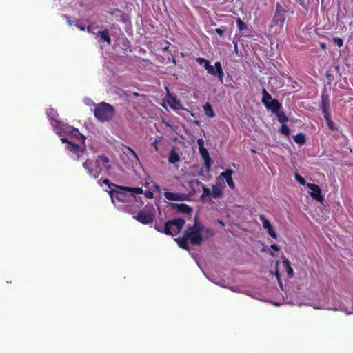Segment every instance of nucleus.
<instances>
[{
    "mask_svg": "<svg viewBox=\"0 0 353 353\" xmlns=\"http://www.w3.org/2000/svg\"><path fill=\"white\" fill-rule=\"evenodd\" d=\"M185 220L182 218H176L166 221L163 225L156 223L154 228L159 232L166 235L174 236L179 234L185 225Z\"/></svg>",
    "mask_w": 353,
    "mask_h": 353,
    "instance_id": "nucleus-1",
    "label": "nucleus"
},
{
    "mask_svg": "<svg viewBox=\"0 0 353 353\" xmlns=\"http://www.w3.org/2000/svg\"><path fill=\"white\" fill-rule=\"evenodd\" d=\"M203 230V226L195 219L194 225L187 228L184 235L192 245H200L203 242V236L201 232Z\"/></svg>",
    "mask_w": 353,
    "mask_h": 353,
    "instance_id": "nucleus-2",
    "label": "nucleus"
},
{
    "mask_svg": "<svg viewBox=\"0 0 353 353\" xmlns=\"http://www.w3.org/2000/svg\"><path fill=\"white\" fill-rule=\"evenodd\" d=\"M114 108L105 102L99 103L96 106L94 112V117L101 122L110 120L114 117Z\"/></svg>",
    "mask_w": 353,
    "mask_h": 353,
    "instance_id": "nucleus-3",
    "label": "nucleus"
},
{
    "mask_svg": "<svg viewBox=\"0 0 353 353\" xmlns=\"http://www.w3.org/2000/svg\"><path fill=\"white\" fill-rule=\"evenodd\" d=\"M196 61L199 65H203L208 74L217 77L220 82L223 83L224 72L219 61H216L214 63V67H213L210 65V61L205 58L199 57Z\"/></svg>",
    "mask_w": 353,
    "mask_h": 353,
    "instance_id": "nucleus-4",
    "label": "nucleus"
},
{
    "mask_svg": "<svg viewBox=\"0 0 353 353\" xmlns=\"http://www.w3.org/2000/svg\"><path fill=\"white\" fill-rule=\"evenodd\" d=\"M124 187L118 186L117 188L119 190H111L108 191L112 202H114V200H117L118 201L127 203L136 200V198L130 195L127 190H123L122 189Z\"/></svg>",
    "mask_w": 353,
    "mask_h": 353,
    "instance_id": "nucleus-5",
    "label": "nucleus"
},
{
    "mask_svg": "<svg viewBox=\"0 0 353 353\" xmlns=\"http://www.w3.org/2000/svg\"><path fill=\"white\" fill-rule=\"evenodd\" d=\"M154 209L152 205L150 208L145 206L137 215L134 216V218L142 224H149L152 223L154 219Z\"/></svg>",
    "mask_w": 353,
    "mask_h": 353,
    "instance_id": "nucleus-6",
    "label": "nucleus"
},
{
    "mask_svg": "<svg viewBox=\"0 0 353 353\" xmlns=\"http://www.w3.org/2000/svg\"><path fill=\"white\" fill-rule=\"evenodd\" d=\"M287 10L283 8V6L277 3L276 5L275 12L272 20V26H278L282 28L285 21V15Z\"/></svg>",
    "mask_w": 353,
    "mask_h": 353,
    "instance_id": "nucleus-7",
    "label": "nucleus"
},
{
    "mask_svg": "<svg viewBox=\"0 0 353 353\" xmlns=\"http://www.w3.org/2000/svg\"><path fill=\"white\" fill-rule=\"evenodd\" d=\"M83 167L87 170L88 174L94 179L98 178L101 174V168L98 165V161L87 159L83 163Z\"/></svg>",
    "mask_w": 353,
    "mask_h": 353,
    "instance_id": "nucleus-8",
    "label": "nucleus"
},
{
    "mask_svg": "<svg viewBox=\"0 0 353 353\" xmlns=\"http://www.w3.org/2000/svg\"><path fill=\"white\" fill-rule=\"evenodd\" d=\"M307 188L310 190V194L314 200L321 202L324 199V196L321 193V188L314 183H307Z\"/></svg>",
    "mask_w": 353,
    "mask_h": 353,
    "instance_id": "nucleus-9",
    "label": "nucleus"
},
{
    "mask_svg": "<svg viewBox=\"0 0 353 353\" xmlns=\"http://www.w3.org/2000/svg\"><path fill=\"white\" fill-rule=\"evenodd\" d=\"M190 184V188H192L193 190L195 187V185H197V186H201L202 188V190H203V192H202V194L201 196V199L202 201H207L208 200V198L211 196V191L210 190L207 188L202 182H201L200 181L197 180V179H195V180H192V181H190L189 183Z\"/></svg>",
    "mask_w": 353,
    "mask_h": 353,
    "instance_id": "nucleus-10",
    "label": "nucleus"
},
{
    "mask_svg": "<svg viewBox=\"0 0 353 353\" xmlns=\"http://www.w3.org/2000/svg\"><path fill=\"white\" fill-rule=\"evenodd\" d=\"M199 150L201 157L204 160V165L206 168V170L209 171L210 170V167L212 163V160L210 156V154L205 148H201Z\"/></svg>",
    "mask_w": 353,
    "mask_h": 353,
    "instance_id": "nucleus-11",
    "label": "nucleus"
},
{
    "mask_svg": "<svg viewBox=\"0 0 353 353\" xmlns=\"http://www.w3.org/2000/svg\"><path fill=\"white\" fill-rule=\"evenodd\" d=\"M233 172H234L232 170L227 169L225 172H221L219 175V177H222L225 179L227 184L232 190L235 188V185L232 177Z\"/></svg>",
    "mask_w": 353,
    "mask_h": 353,
    "instance_id": "nucleus-12",
    "label": "nucleus"
},
{
    "mask_svg": "<svg viewBox=\"0 0 353 353\" xmlns=\"http://www.w3.org/2000/svg\"><path fill=\"white\" fill-rule=\"evenodd\" d=\"M170 205L172 209L177 210L179 212L185 214H190L192 212V209L190 206H189L187 204L185 203H170Z\"/></svg>",
    "mask_w": 353,
    "mask_h": 353,
    "instance_id": "nucleus-13",
    "label": "nucleus"
},
{
    "mask_svg": "<svg viewBox=\"0 0 353 353\" xmlns=\"http://www.w3.org/2000/svg\"><path fill=\"white\" fill-rule=\"evenodd\" d=\"M281 106L282 105L279 101L276 99H274L268 104V106H265V108L271 110V112L275 114L280 111Z\"/></svg>",
    "mask_w": 353,
    "mask_h": 353,
    "instance_id": "nucleus-14",
    "label": "nucleus"
},
{
    "mask_svg": "<svg viewBox=\"0 0 353 353\" xmlns=\"http://www.w3.org/2000/svg\"><path fill=\"white\" fill-rule=\"evenodd\" d=\"M66 148L68 150L73 152L77 155V160L79 159L80 154L83 153V151L81 150L79 145L72 142H68V145H67Z\"/></svg>",
    "mask_w": 353,
    "mask_h": 353,
    "instance_id": "nucleus-15",
    "label": "nucleus"
},
{
    "mask_svg": "<svg viewBox=\"0 0 353 353\" xmlns=\"http://www.w3.org/2000/svg\"><path fill=\"white\" fill-rule=\"evenodd\" d=\"M321 109L323 114H330V99L328 95L322 94L321 95Z\"/></svg>",
    "mask_w": 353,
    "mask_h": 353,
    "instance_id": "nucleus-16",
    "label": "nucleus"
},
{
    "mask_svg": "<svg viewBox=\"0 0 353 353\" xmlns=\"http://www.w3.org/2000/svg\"><path fill=\"white\" fill-rule=\"evenodd\" d=\"M164 196L169 201H182L183 199V194L171 192H165Z\"/></svg>",
    "mask_w": 353,
    "mask_h": 353,
    "instance_id": "nucleus-17",
    "label": "nucleus"
},
{
    "mask_svg": "<svg viewBox=\"0 0 353 353\" xmlns=\"http://www.w3.org/2000/svg\"><path fill=\"white\" fill-rule=\"evenodd\" d=\"M175 241H176L179 248L190 251V248L188 244V239L185 237V235H183L181 238L175 239Z\"/></svg>",
    "mask_w": 353,
    "mask_h": 353,
    "instance_id": "nucleus-18",
    "label": "nucleus"
},
{
    "mask_svg": "<svg viewBox=\"0 0 353 353\" xmlns=\"http://www.w3.org/2000/svg\"><path fill=\"white\" fill-rule=\"evenodd\" d=\"M282 263H283V267L285 268V269H286L288 276L290 278H292L294 276V270H293L292 268L291 267L290 261L286 258H283Z\"/></svg>",
    "mask_w": 353,
    "mask_h": 353,
    "instance_id": "nucleus-19",
    "label": "nucleus"
},
{
    "mask_svg": "<svg viewBox=\"0 0 353 353\" xmlns=\"http://www.w3.org/2000/svg\"><path fill=\"white\" fill-rule=\"evenodd\" d=\"M98 35L100 37V39L107 42L108 45L111 43V38L108 29L99 31Z\"/></svg>",
    "mask_w": 353,
    "mask_h": 353,
    "instance_id": "nucleus-20",
    "label": "nucleus"
},
{
    "mask_svg": "<svg viewBox=\"0 0 353 353\" xmlns=\"http://www.w3.org/2000/svg\"><path fill=\"white\" fill-rule=\"evenodd\" d=\"M203 111L205 114L209 118H214L215 117L214 111L209 102H207L203 105Z\"/></svg>",
    "mask_w": 353,
    "mask_h": 353,
    "instance_id": "nucleus-21",
    "label": "nucleus"
},
{
    "mask_svg": "<svg viewBox=\"0 0 353 353\" xmlns=\"http://www.w3.org/2000/svg\"><path fill=\"white\" fill-rule=\"evenodd\" d=\"M94 161H98V165H99V163L100 162H101L103 165H104V168L106 169V170H110V165L108 164L109 163V159L108 158L104 155V154H101V155H99L97 158V159Z\"/></svg>",
    "mask_w": 353,
    "mask_h": 353,
    "instance_id": "nucleus-22",
    "label": "nucleus"
},
{
    "mask_svg": "<svg viewBox=\"0 0 353 353\" xmlns=\"http://www.w3.org/2000/svg\"><path fill=\"white\" fill-rule=\"evenodd\" d=\"M123 190H127L128 192L132 196L135 198V194H141L143 193V190L141 188L137 187V188H122Z\"/></svg>",
    "mask_w": 353,
    "mask_h": 353,
    "instance_id": "nucleus-23",
    "label": "nucleus"
},
{
    "mask_svg": "<svg viewBox=\"0 0 353 353\" xmlns=\"http://www.w3.org/2000/svg\"><path fill=\"white\" fill-rule=\"evenodd\" d=\"M274 99L272 98V96L267 92V90L263 88L262 90V99L261 101L265 106H268V104Z\"/></svg>",
    "mask_w": 353,
    "mask_h": 353,
    "instance_id": "nucleus-24",
    "label": "nucleus"
},
{
    "mask_svg": "<svg viewBox=\"0 0 353 353\" xmlns=\"http://www.w3.org/2000/svg\"><path fill=\"white\" fill-rule=\"evenodd\" d=\"M180 161L179 156L178 153L174 150H172L168 156V161L170 163L174 164Z\"/></svg>",
    "mask_w": 353,
    "mask_h": 353,
    "instance_id": "nucleus-25",
    "label": "nucleus"
},
{
    "mask_svg": "<svg viewBox=\"0 0 353 353\" xmlns=\"http://www.w3.org/2000/svg\"><path fill=\"white\" fill-rule=\"evenodd\" d=\"M223 196V191L221 188L217 185H212L211 196L213 198H220Z\"/></svg>",
    "mask_w": 353,
    "mask_h": 353,
    "instance_id": "nucleus-26",
    "label": "nucleus"
},
{
    "mask_svg": "<svg viewBox=\"0 0 353 353\" xmlns=\"http://www.w3.org/2000/svg\"><path fill=\"white\" fill-rule=\"evenodd\" d=\"M294 141L295 143L303 145L305 143V136L303 133L299 132L294 137Z\"/></svg>",
    "mask_w": 353,
    "mask_h": 353,
    "instance_id": "nucleus-27",
    "label": "nucleus"
},
{
    "mask_svg": "<svg viewBox=\"0 0 353 353\" xmlns=\"http://www.w3.org/2000/svg\"><path fill=\"white\" fill-rule=\"evenodd\" d=\"M275 114L277 117L278 121L282 124H285V123L289 120L288 117L283 112L279 111Z\"/></svg>",
    "mask_w": 353,
    "mask_h": 353,
    "instance_id": "nucleus-28",
    "label": "nucleus"
},
{
    "mask_svg": "<svg viewBox=\"0 0 353 353\" xmlns=\"http://www.w3.org/2000/svg\"><path fill=\"white\" fill-rule=\"evenodd\" d=\"M327 127L330 130H333L334 129V123L332 121L330 114H323Z\"/></svg>",
    "mask_w": 353,
    "mask_h": 353,
    "instance_id": "nucleus-29",
    "label": "nucleus"
},
{
    "mask_svg": "<svg viewBox=\"0 0 353 353\" xmlns=\"http://www.w3.org/2000/svg\"><path fill=\"white\" fill-rule=\"evenodd\" d=\"M259 219L262 222L263 226L265 229L268 230L272 227L270 222L263 215H260Z\"/></svg>",
    "mask_w": 353,
    "mask_h": 353,
    "instance_id": "nucleus-30",
    "label": "nucleus"
},
{
    "mask_svg": "<svg viewBox=\"0 0 353 353\" xmlns=\"http://www.w3.org/2000/svg\"><path fill=\"white\" fill-rule=\"evenodd\" d=\"M236 24L239 30L240 31H243L246 29L247 25L244 21H243L240 18L236 19Z\"/></svg>",
    "mask_w": 353,
    "mask_h": 353,
    "instance_id": "nucleus-31",
    "label": "nucleus"
},
{
    "mask_svg": "<svg viewBox=\"0 0 353 353\" xmlns=\"http://www.w3.org/2000/svg\"><path fill=\"white\" fill-rule=\"evenodd\" d=\"M280 131L283 134H284L285 136H289L290 134V128H288V126L286 124L281 125Z\"/></svg>",
    "mask_w": 353,
    "mask_h": 353,
    "instance_id": "nucleus-32",
    "label": "nucleus"
},
{
    "mask_svg": "<svg viewBox=\"0 0 353 353\" xmlns=\"http://www.w3.org/2000/svg\"><path fill=\"white\" fill-rule=\"evenodd\" d=\"M295 179L301 185H305L306 181L305 179L299 175L298 173H295L294 174Z\"/></svg>",
    "mask_w": 353,
    "mask_h": 353,
    "instance_id": "nucleus-33",
    "label": "nucleus"
},
{
    "mask_svg": "<svg viewBox=\"0 0 353 353\" xmlns=\"http://www.w3.org/2000/svg\"><path fill=\"white\" fill-rule=\"evenodd\" d=\"M102 181H103V183H104V184H105V185H107L108 186V188L110 189V190H112V187L117 188L119 186V185H117L114 183H111L110 181V180L108 179H104Z\"/></svg>",
    "mask_w": 353,
    "mask_h": 353,
    "instance_id": "nucleus-34",
    "label": "nucleus"
},
{
    "mask_svg": "<svg viewBox=\"0 0 353 353\" xmlns=\"http://www.w3.org/2000/svg\"><path fill=\"white\" fill-rule=\"evenodd\" d=\"M268 234L273 239H277V234L274 230L272 227L270 228V229H268Z\"/></svg>",
    "mask_w": 353,
    "mask_h": 353,
    "instance_id": "nucleus-35",
    "label": "nucleus"
},
{
    "mask_svg": "<svg viewBox=\"0 0 353 353\" xmlns=\"http://www.w3.org/2000/svg\"><path fill=\"white\" fill-rule=\"evenodd\" d=\"M47 114H48V116L49 117L50 119H54V120H55V118H54L55 116L57 115V112L53 109H50L49 111H48Z\"/></svg>",
    "mask_w": 353,
    "mask_h": 353,
    "instance_id": "nucleus-36",
    "label": "nucleus"
},
{
    "mask_svg": "<svg viewBox=\"0 0 353 353\" xmlns=\"http://www.w3.org/2000/svg\"><path fill=\"white\" fill-rule=\"evenodd\" d=\"M170 99H171V101L174 104V105H172V107L173 108H179L178 106L180 105V101L178 99H176L175 97H172Z\"/></svg>",
    "mask_w": 353,
    "mask_h": 353,
    "instance_id": "nucleus-37",
    "label": "nucleus"
},
{
    "mask_svg": "<svg viewBox=\"0 0 353 353\" xmlns=\"http://www.w3.org/2000/svg\"><path fill=\"white\" fill-rule=\"evenodd\" d=\"M334 42L336 43L339 47H341L343 45V41L341 38H334Z\"/></svg>",
    "mask_w": 353,
    "mask_h": 353,
    "instance_id": "nucleus-38",
    "label": "nucleus"
},
{
    "mask_svg": "<svg viewBox=\"0 0 353 353\" xmlns=\"http://www.w3.org/2000/svg\"><path fill=\"white\" fill-rule=\"evenodd\" d=\"M165 43H166V46H162V50L163 52H168L170 54H171L172 52H171V50L170 48L169 43L167 41L165 42Z\"/></svg>",
    "mask_w": 353,
    "mask_h": 353,
    "instance_id": "nucleus-39",
    "label": "nucleus"
},
{
    "mask_svg": "<svg viewBox=\"0 0 353 353\" xmlns=\"http://www.w3.org/2000/svg\"><path fill=\"white\" fill-rule=\"evenodd\" d=\"M143 194L148 199H152L154 197V193L150 190L145 191Z\"/></svg>",
    "mask_w": 353,
    "mask_h": 353,
    "instance_id": "nucleus-40",
    "label": "nucleus"
},
{
    "mask_svg": "<svg viewBox=\"0 0 353 353\" xmlns=\"http://www.w3.org/2000/svg\"><path fill=\"white\" fill-rule=\"evenodd\" d=\"M225 30V27H222L221 28H216L215 29V32L219 35V36H223V33H224V31Z\"/></svg>",
    "mask_w": 353,
    "mask_h": 353,
    "instance_id": "nucleus-41",
    "label": "nucleus"
},
{
    "mask_svg": "<svg viewBox=\"0 0 353 353\" xmlns=\"http://www.w3.org/2000/svg\"><path fill=\"white\" fill-rule=\"evenodd\" d=\"M197 144H198V146H199V150L201 149V148H204V141L202 139H199L197 140Z\"/></svg>",
    "mask_w": 353,
    "mask_h": 353,
    "instance_id": "nucleus-42",
    "label": "nucleus"
},
{
    "mask_svg": "<svg viewBox=\"0 0 353 353\" xmlns=\"http://www.w3.org/2000/svg\"><path fill=\"white\" fill-rule=\"evenodd\" d=\"M296 2H297L300 6H301L303 8H306L307 4L305 2V0H295Z\"/></svg>",
    "mask_w": 353,
    "mask_h": 353,
    "instance_id": "nucleus-43",
    "label": "nucleus"
},
{
    "mask_svg": "<svg viewBox=\"0 0 353 353\" xmlns=\"http://www.w3.org/2000/svg\"><path fill=\"white\" fill-rule=\"evenodd\" d=\"M73 134L74 136L79 135L82 139H85V137L83 134H80L77 129H74L73 130Z\"/></svg>",
    "mask_w": 353,
    "mask_h": 353,
    "instance_id": "nucleus-44",
    "label": "nucleus"
},
{
    "mask_svg": "<svg viewBox=\"0 0 353 353\" xmlns=\"http://www.w3.org/2000/svg\"><path fill=\"white\" fill-rule=\"evenodd\" d=\"M270 248L276 252H279L280 250V248L276 244H272Z\"/></svg>",
    "mask_w": 353,
    "mask_h": 353,
    "instance_id": "nucleus-45",
    "label": "nucleus"
},
{
    "mask_svg": "<svg viewBox=\"0 0 353 353\" xmlns=\"http://www.w3.org/2000/svg\"><path fill=\"white\" fill-rule=\"evenodd\" d=\"M128 150L131 152V153L133 154V156H134L137 159H138V157H137V154H136V152H135L132 149H131L130 148H128Z\"/></svg>",
    "mask_w": 353,
    "mask_h": 353,
    "instance_id": "nucleus-46",
    "label": "nucleus"
},
{
    "mask_svg": "<svg viewBox=\"0 0 353 353\" xmlns=\"http://www.w3.org/2000/svg\"><path fill=\"white\" fill-rule=\"evenodd\" d=\"M205 231L206 233L209 234L211 236L214 235V233L212 232L210 229L207 228Z\"/></svg>",
    "mask_w": 353,
    "mask_h": 353,
    "instance_id": "nucleus-47",
    "label": "nucleus"
},
{
    "mask_svg": "<svg viewBox=\"0 0 353 353\" xmlns=\"http://www.w3.org/2000/svg\"><path fill=\"white\" fill-rule=\"evenodd\" d=\"M77 27L78 28L81 30V31H84L85 30V26H81V25H77Z\"/></svg>",
    "mask_w": 353,
    "mask_h": 353,
    "instance_id": "nucleus-48",
    "label": "nucleus"
},
{
    "mask_svg": "<svg viewBox=\"0 0 353 353\" xmlns=\"http://www.w3.org/2000/svg\"><path fill=\"white\" fill-rule=\"evenodd\" d=\"M152 146L154 148L155 150L156 151H158V148H157V141H154L153 143H152Z\"/></svg>",
    "mask_w": 353,
    "mask_h": 353,
    "instance_id": "nucleus-49",
    "label": "nucleus"
},
{
    "mask_svg": "<svg viewBox=\"0 0 353 353\" xmlns=\"http://www.w3.org/2000/svg\"><path fill=\"white\" fill-rule=\"evenodd\" d=\"M61 141H62L63 143H68V142H70V141H68V139H66V138H61Z\"/></svg>",
    "mask_w": 353,
    "mask_h": 353,
    "instance_id": "nucleus-50",
    "label": "nucleus"
},
{
    "mask_svg": "<svg viewBox=\"0 0 353 353\" xmlns=\"http://www.w3.org/2000/svg\"><path fill=\"white\" fill-rule=\"evenodd\" d=\"M66 18H67V23H68V25L72 26V25L73 24L72 21H71V20L69 19V17H66Z\"/></svg>",
    "mask_w": 353,
    "mask_h": 353,
    "instance_id": "nucleus-51",
    "label": "nucleus"
},
{
    "mask_svg": "<svg viewBox=\"0 0 353 353\" xmlns=\"http://www.w3.org/2000/svg\"><path fill=\"white\" fill-rule=\"evenodd\" d=\"M287 12H288L290 14H293L294 13V10L292 8L288 9L287 10Z\"/></svg>",
    "mask_w": 353,
    "mask_h": 353,
    "instance_id": "nucleus-52",
    "label": "nucleus"
},
{
    "mask_svg": "<svg viewBox=\"0 0 353 353\" xmlns=\"http://www.w3.org/2000/svg\"><path fill=\"white\" fill-rule=\"evenodd\" d=\"M85 29L87 30V31H88V32H91V30H92V28H91V26H88Z\"/></svg>",
    "mask_w": 353,
    "mask_h": 353,
    "instance_id": "nucleus-53",
    "label": "nucleus"
},
{
    "mask_svg": "<svg viewBox=\"0 0 353 353\" xmlns=\"http://www.w3.org/2000/svg\"><path fill=\"white\" fill-rule=\"evenodd\" d=\"M276 276L278 279H279V273L278 272H276Z\"/></svg>",
    "mask_w": 353,
    "mask_h": 353,
    "instance_id": "nucleus-54",
    "label": "nucleus"
},
{
    "mask_svg": "<svg viewBox=\"0 0 353 353\" xmlns=\"http://www.w3.org/2000/svg\"><path fill=\"white\" fill-rule=\"evenodd\" d=\"M219 223H220L221 225H224V223H223V222L222 221H219Z\"/></svg>",
    "mask_w": 353,
    "mask_h": 353,
    "instance_id": "nucleus-55",
    "label": "nucleus"
},
{
    "mask_svg": "<svg viewBox=\"0 0 353 353\" xmlns=\"http://www.w3.org/2000/svg\"><path fill=\"white\" fill-rule=\"evenodd\" d=\"M194 123L198 125L199 123V121H195Z\"/></svg>",
    "mask_w": 353,
    "mask_h": 353,
    "instance_id": "nucleus-56",
    "label": "nucleus"
},
{
    "mask_svg": "<svg viewBox=\"0 0 353 353\" xmlns=\"http://www.w3.org/2000/svg\"><path fill=\"white\" fill-rule=\"evenodd\" d=\"M101 179H99L98 182H99V183H101Z\"/></svg>",
    "mask_w": 353,
    "mask_h": 353,
    "instance_id": "nucleus-57",
    "label": "nucleus"
}]
</instances>
